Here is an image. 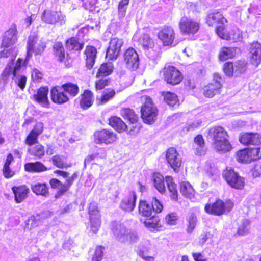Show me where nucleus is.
Here are the masks:
<instances>
[{"label": "nucleus", "instance_id": "f257e3e1", "mask_svg": "<svg viewBox=\"0 0 261 261\" xmlns=\"http://www.w3.org/2000/svg\"><path fill=\"white\" fill-rule=\"evenodd\" d=\"M227 137V132L220 126L210 128L207 135V138L213 142L215 149L222 153L229 151L232 149Z\"/></svg>", "mask_w": 261, "mask_h": 261}, {"label": "nucleus", "instance_id": "f03ea898", "mask_svg": "<svg viewBox=\"0 0 261 261\" xmlns=\"http://www.w3.org/2000/svg\"><path fill=\"white\" fill-rule=\"evenodd\" d=\"M41 20L46 24L62 26L66 23V17L60 10H45L41 15Z\"/></svg>", "mask_w": 261, "mask_h": 261}, {"label": "nucleus", "instance_id": "7ed1b4c3", "mask_svg": "<svg viewBox=\"0 0 261 261\" xmlns=\"http://www.w3.org/2000/svg\"><path fill=\"white\" fill-rule=\"evenodd\" d=\"M142 98L145 103L141 110V117L145 123L151 124L156 119L158 110L149 97L146 96Z\"/></svg>", "mask_w": 261, "mask_h": 261}, {"label": "nucleus", "instance_id": "20e7f679", "mask_svg": "<svg viewBox=\"0 0 261 261\" xmlns=\"http://www.w3.org/2000/svg\"><path fill=\"white\" fill-rule=\"evenodd\" d=\"M46 48V44L42 39L37 35H31L27 43V57H31L33 54L35 55L41 54Z\"/></svg>", "mask_w": 261, "mask_h": 261}, {"label": "nucleus", "instance_id": "39448f33", "mask_svg": "<svg viewBox=\"0 0 261 261\" xmlns=\"http://www.w3.org/2000/svg\"><path fill=\"white\" fill-rule=\"evenodd\" d=\"M233 207V203L230 200L224 203L222 200H218L212 205H206L205 210L208 214L220 216L225 212H230Z\"/></svg>", "mask_w": 261, "mask_h": 261}, {"label": "nucleus", "instance_id": "423d86ee", "mask_svg": "<svg viewBox=\"0 0 261 261\" xmlns=\"http://www.w3.org/2000/svg\"><path fill=\"white\" fill-rule=\"evenodd\" d=\"M227 183L233 188L242 189L245 185L244 178L240 176L231 168H227L223 174Z\"/></svg>", "mask_w": 261, "mask_h": 261}, {"label": "nucleus", "instance_id": "0eeeda50", "mask_svg": "<svg viewBox=\"0 0 261 261\" xmlns=\"http://www.w3.org/2000/svg\"><path fill=\"white\" fill-rule=\"evenodd\" d=\"M216 31L218 36L223 39L235 42L241 41L243 39L242 32L237 28H233L227 32L223 27L219 26L217 28Z\"/></svg>", "mask_w": 261, "mask_h": 261}, {"label": "nucleus", "instance_id": "6e6552de", "mask_svg": "<svg viewBox=\"0 0 261 261\" xmlns=\"http://www.w3.org/2000/svg\"><path fill=\"white\" fill-rule=\"evenodd\" d=\"M163 73L164 80L167 83L173 85L178 84L182 79L180 71L173 66L165 67Z\"/></svg>", "mask_w": 261, "mask_h": 261}, {"label": "nucleus", "instance_id": "1a4fd4ad", "mask_svg": "<svg viewBox=\"0 0 261 261\" xmlns=\"http://www.w3.org/2000/svg\"><path fill=\"white\" fill-rule=\"evenodd\" d=\"M124 62L126 67L132 70L138 68L139 65V57L137 51L133 48L126 50L124 56Z\"/></svg>", "mask_w": 261, "mask_h": 261}, {"label": "nucleus", "instance_id": "9d476101", "mask_svg": "<svg viewBox=\"0 0 261 261\" xmlns=\"http://www.w3.org/2000/svg\"><path fill=\"white\" fill-rule=\"evenodd\" d=\"M166 159L174 171H177L181 165L182 160L181 155L174 148H170L167 150Z\"/></svg>", "mask_w": 261, "mask_h": 261}, {"label": "nucleus", "instance_id": "9b49d317", "mask_svg": "<svg viewBox=\"0 0 261 261\" xmlns=\"http://www.w3.org/2000/svg\"><path fill=\"white\" fill-rule=\"evenodd\" d=\"M123 44L122 39L118 38L112 39L109 43V46L106 53L107 57L110 60L116 59L119 55L121 48Z\"/></svg>", "mask_w": 261, "mask_h": 261}, {"label": "nucleus", "instance_id": "f8f14e48", "mask_svg": "<svg viewBox=\"0 0 261 261\" xmlns=\"http://www.w3.org/2000/svg\"><path fill=\"white\" fill-rule=\"evenodd\" d=\"M96 143L109 144L116 141L117 137L113 132L103 129L95 133Z\"/></svg>", "mask_w": 261, "mask_h": 261}, {"label": "nucleus", "instance_id": "ddd939ff", "mask_svg": "<svg viewBox=\"0 0 261 261\" xmlns=\"http://www.w3.org/2000/svg\"><path fill=\"white\" fill-rule=\"evenodd\" d=\"M22 62L23 60L19 58L15 64L13 71V79L15 84H17L21 90L24 89L27 82L26 76L20 74Z\"/></svg>", "mask_w": 261, "mask_h": 261}, {"label": "nucleus", "instance_id": "4468645a", "mask_svg": "<svg viewBox=\"0 0 261 261\" xmlns=\"http://www.w3.org/2000/svg\"><path fill=\"white\" fill-rule=\"evenodd\" d=\"M179 25L181 32L185 34H194L199 28L198 22L187 17L181 18Z\"/></svg>", "mask_w": 261, "mask_h": 261}, {"label": "nucleus", "instance_id": "2eb2a0df", "mask_svg": "<svg viewBox=\"0 0 261 261\" xmlns=\"http://www.w3.org/2000/svg\"><path fill=\"white\" fill-rule=\"evenodd\" d=\"M249 53L251 64L258 67L261 63V43L258 41L250 43Z\"/></svg>", "mask_w": 261, "mask_h": 261}, {"label": "nucleus", "instance_id": "dca6fc26", "mask_svg": "<svg viewBox=\"0 0 261 261\" xmlns=\"http://www.w3.org/2000/svg\"><path fill=\"white\" fill-rule=\"evenodd\" d=\"M239 141L247 146L259 145L261 143V136L257 133H243L240 135Z\"/></svg>", "mask_w": 261, "mask_h": 261}, {"label": "nucleus", "instance_id": "f3484780", "mask_svg": "<svg viewBox=\"0 0 261 261\" xmlns=\"http://www.w3.org/2000/svg\"><path fill=\"white\" fill-rule=\"evenodd\" d=\"M158 37L162 41L164 45H171L175 38V33L171 27H165L159 32Z\"/></svg>", "mask_w": 261, "mask_h": 261}, {"label": "nucleus", "instance_id": "a211bd4d", "mask_svg": "<svg viewBox=\"0 0 261 261\" xmlns=\"http://www.w3.org/2000/svg\"><path fill=\"white\" fill-rule=\"evenodd\" d=\"M136 193L134 191L129 192L121 201L120 208L125 212L133 211L136 205Z\"/></svg>", "mask_w": 261, "mask_h": 261}, {"label": "nucleus", "instance_id": "6ab92c4d", "mask_svg": "<svg viewBox=\"0 0 261 261\" xmlns=\"http://www.w3.org/2000/svg\"><path fill=\"white\" fill-rule=\"evenodd\" d=\"M112 230L117 239L122 243H126L127 234L129 229L121 224L113 222L112 226Z\"/></svg>", "mask_w": 261, "mask_h": 261}, {"label": "nucleus", "instance_id": "aec40b11", "mask_svg": "<svg viewBox=\"0 0 261 261\" xmlns=\"http://www.w3.org/2000/svg\"><path fill=\"white\" fill-rule=\"evenodd\" d=\"M48 88L41 87L33 95L34 100L43 107H48L49 100L48 98Z\"/></svg>", "mask_w": 261, "mask_h": 261}, {"label": "nucleus", "instance_id": "412c9836", "mask_svg": "<svg viewBox=\"0 0 261 261\" xmlns=\"http://www.w3.org/2000/svg\"><path fill=\"white\" fill-rule=\"evenodd\" d=\"M17 40V30L15 28L7 31L3 36L2 46L8 48L14 45Z\"/></svg>", "mask_w": 261, "mask_h": 261}, {"label": "nucleus", "instance_id": "4be33fe9", "mask_svg": "<svg viewBox=\"0 0 261 261\" xmlns=\"http://www.w3.org/2000/svg\"><path fill=\"white\" fill-rule=\"evenodd\" d=\"M86 56V66L88 69H91L95 63L97 50L93 46H87L85 51Z\"/></svg>", "mask_w": 261, "mask_h": 261}, {"label": "nucleus", "instance_id": "5701e85b", "mask_svg": "<svg viewBox=\"0 0 261 261\" xmlns=\"http://www.w3.org/2000/svg\"><path fill=\"white\" fill-rule=\"evenodd\" d=\"M12 190L15 195V201L17 203H21L27 197L29 189L25 186L13 187Z\"/></svg>", "mask_w": 261, "mask_h": 261}, {"label": "nucleus", "instance_id": "b1692460", "mask_svg": "<svg viewBox=\"0 0 261 261\" xmlns=\"http://www.w3.org/2000/svg\"><path fill=\"white\" fill-rule=\"evenodd\" d=\"M60 89L61 88L57 89L56 87H54L51 91L53 101L58 104L64 103L69 100V98Z\"/></svg>", "mask_w": 261, "mask_h": 261}, {"label": "nucleus", "instance_id": "393cba45", "mask_svg": "<svg viewBox=\"0 0 261 261\" xmlns=\"http://www.w3.org/2000/svg\"><path fill=\"white\" fill-rule=\"evenodd\" d=\"M222 87V85H220L219 83L216 84L211 83L205 87L203 95L206 97L212 98L220 94Z\"/></svg>", "mask_w": 261, "mask_h": 261}, {"label": "nucleus", "instance_id": "a878e982", "mask_svg": "<svg viewBox=\"0 0 261 261\" xmlns=\"http://www.w3.org/2000/svg\"><path fill=\"white\" fill-rule=\"evenodd\" d=\"M225 21L222 14L219 12H210L207 15L206 23L209 26L214 25L219 22L223 23Z\"/></svg>", "mask_w": 261, "mask_h": 261}, {"label": "nucleus", "instance_id": "bb28decb", "mask_svg": "<svg viewBox=\"0 0 261 261\" xmlns=\"http://www.w3.org/2000/svg\"><path fill=\"white\" fill-rule=\"evenodd\" d=\"M236 49L237 48L234 47H222L219 51V59L221 61H224L233 58L236 54Z\"/></svg>", "mask_w": 261, "mask_h": 261}, {"label": "nucleus", "instance_id": "cd10ccee", "mask_svg": "<svg viewBox=\"0 0 261 261\" xmlns=\"http://www.w3.org/2000/svg\"><path fill=\"white\" fill-rule=\"evenodd\" d=\"M109 124L118 132L125 131L127 126L125 123L117 117H112L109 119Z\"/></svg>", "mask_w": 261, "mask_h": 261}, {"label": "nucleus", "instance_id": "c85d7f7f", "mask_svg": "<svg viewBox=\"0 0 261 261\" xmlns=\"http://www.w3.org/2000/svg\"><path fill=\"white\" fill-rule=\"evenodd\" d=\"M153 207L146 201L141 200L139 205V214L144 217H149L152 216Z\"/></svg>", "mask_w": 261, "mask_h": 261}, {"label": "nucleus", "instance_id": "c756f323", "mask_svg": "<svg viewBox=\"0 0 261 261\" xmlns=\"http://www.w3.org/2000/svg\"><path fill=\"white\" fill-rule=\"evenodd\" d=\"M25 171L30 172H40L46 171L47 168L41 162L28 163L24 165Z\"/></svg>", "mask_w": 261, "mask_h": 261}, {"label": "nucleus", "instance_id": "7c9ffc66", "mask_svg": "<svg viewBox=\"0 0 261 261\" xmlns=\"http://www.w3.org/2000/svg\"><path fill=\"white\" fill-rule=\"evenodd\" d=\"M152 180L154 187L161 193L165 192V186L163 176L159 173H155L152 176Z\"/></svg>", "mask_w": 261, "mask_h": 261}, {"label": "nucleus", "instance_id": "2f4dec72", "mask_svg": "<svg viewBox=\"0 0 261 261\" xmlns=\"http://www.w3.org/2000/svg\"><path fill=\"white\" fill-rule=\"evenodd\" d=\"M180 191L184 196L189 199H192L195 194L193 187L188 182L184 181L180 183Z\"/></svg>", "mask_w": 261, "mask_h": 261}, {"label": "nucleus", "instance_id": "473e14b6", "mask_svg": "<svg viewBox=\"0 0 261 261\" xmlns=\"http://www.w3.org/2000/svg\"><path fill=\"white\" fill-rule=\"evenodd\" d=\"M165 181L169 191L171 194L170 197L171 199L173 200L177 201L178 196L177 190L176 185L174 182L173 178L171 176H166Z\"/></svg>", "mask_w": 261, "mask_h": 261}, {"label": "nucleus", "instance_id": "72a5a7b5", "mask_svg": "<svg viewBox=\"0 0 261 261\" xmlns=\"http://www.w3.org/2000/svg\"><path fill=\"white\" fill-rule=\"evenodd\" d=\"M92 102L93 96L92 92L89 90H85L82 95V98L80 101L81 107L83 109H87L91 106Z\"/></svg>", "mask_w": 261, "mask_h": 261}, {"label": "nucleus", "instance_id": "f704fd0d", "mask_svg": "<svg viewBox=\"0 0 261 261\" xmlns=\"http://www.w3.org/2000/svg\"><path fill=\"white\" fill-rule=\"evenodd\" d=\"M13 160V157L12 154H9L7 157V159L6 160V162L4 164L3 168V175L6 178H11L15 174V172L13 171H12L10 168V165L11 164Z\"/></svg>", "mask_w": 261, "mask_h": 261}, {"label": "nucleus", "instance_id": "c9c22d12", "mask_svg": "<svg viewBox=\"0 0 261 261\" xmlns=\"http://www.w3.org/2000/svg\"><path fill=\"white\" fill-rule=\"evenodd\" d=\"M120 113L124 118L127 119L132 124L136 123L139 119L138 115L130 108L122 109Z\"/></svg>", "mask_w": 261, "mask_h": 261}, {"label": "nucleus", "instance_id": "e433bc0d", "mask_svg": "<svg viewBox=\"0 0 261 261\" xmlns=\"http://www.w3.org/2000/svg\"><path fill=\"white\" fill-rule=\"evenodd\" d=\"M164 101L170 107L178 105V100L177 95L170 92H164L162 93Z\"/></svg>", "mask_w": 261, "mask_h": 261}, {"label": "nucleus", "instance_id": "4c0bfd02", "mask_svg": "<svg viewBox=\"0 0 261 261\" xmlns=\"http://www.w3.org/2000/svg\"><path fill=\"white\" fill-rule=\"evenodd\" d=\"M129 0H121L118 5L117 15L119 20H122L126 15Z\"/></svg>", "mask_w": 261, "mask_h": 261}, {"label": "nucleus", "instance_id": "58836bf2", "mask_svg": "<svg viewBox=\"0 0 261 261\" xmlns=\"http://www.w3.org/2000/svg\"><path fill=\"white\" fill-rule=\"evenodd\" d=\"M113 70V65L111 63L102 64L98 69L96 76H106L112 73Z\"/></svg>", "mask_w": 261, "mask_h": 261}, {"label": "nucleus", "instance_id": "ea45409f", "mask_svg": "<svg viewBox=\"0 0 261 261\" xmlns=\"http://www.w3.org/2000/svg\"><path fill=\"white\" fill-rule=\"evenodd\" d=\"M237 160L239 162L249 163L252 161L249 149L240 150L237 154Z\"/></svg>", "mask_w": 261, "mask_h": 261}, {"label": "nucleus", "instance_id": "a19ab883", "mask_svg": "<svg viewBox=\"0 0 261 261\" xmlns=\"http://www.w3.org/2000/svg\"><path fill=\"white\" fill-rule=\"evenodd\" d=\"M32 190L37 195L46 196L48 194V190L45 184L38 183L32 186Z\"/></svg>", "mask_w": 261, "mask_h": 261}, {"label": "nucleus", "instance_id": "79ce46f5", "mask_svg": "<svg viewBox=\"0 0 261 261\" xmlns=\"http://www.w3.org/2000/svg\"><path fill=\"white\" fill-rule=\"evenodd\" d=\"M61 89L67 92L70 96H75L79 92V87L76 85L71 83H66L62 85Z\"/></svg>", "mask_w": 261, "mask_h": 261}, {"label": "nucleus", "instance_id": "37998d69", "mask_svg": "<svg viewBox=\"0 0 261 261\" xmlns=\"http://www.w3.org/2000/svg\"><path fill=\"white\" fill-rule=\"evenodd\" d=\"M28 151L31 155L35 156L38 158H41L45 154L44 147L39 144L29 148Z\"/></svg>", "mask_w": 261, "mask_h": 261}, {"label": "nucleus", "instance_id": "c03bdc74", "mask_svg": "<svg viewBox=\"0 0 261 261\" xmlns=\"http://www.w3.org/2000/svg\"><path fill=\"white\" fill-rule=\"evenodd\" d=\"M234 75H238L244 72L247 68V63L243 60H239L233 64Z\"/></svg>", "mask_w": 261, "mask_h": 261}, {"label": "nucleus", "instance_id": "a18cd8bd", "mask_svg": "<svg viewBox=\"0 0 261 261\" xmlns=\"http://www.w3.org/2000/svg\"><path fill=\"white\" fill-rule=\"evenodd\" d=\"M91 223V230L92 234H96L101 225L100 216L96 215V216L90 218Z\"/></svg>", "mask_w": 261, "mask_h": 261}, {"label": "nucleus", "instance_id": "49530a36", "mask_svg": "<svg viewBox=\"0 0 261 261\" xmlns=\"http://www.w3.org/2000/svg\"><path fill=\"white\" fill-rule=\"evenodd\" d=\"M66 46L69 50H80L83 47V44L77 42L74 38H71L66 42Z\"/></svg>", "mask_w": 261, "mask_h": 261}, {"label": "nucleus", "instance_id": "de8ad7c7", "mask_svg": "<svg viewBox=\"0 0 261 261\" xmlns=\"http://www.w3.org/2000/svg\"><path fill=\"white\" fill-rule=\"evenodd\" d=\"M12 51L11 49H5L0 52V63H4L7 61V59L10 61V62H13L15 57L11 55Z\"/></svg>", "mask_w": 261, "mask_h": 261}, {"label": "nucleus", "instance_id": "09e8293b", "mask_svg": "<svg viewBox=\"0 0 261 261\" xmlns=\"http://www.w3.org/2000/svg\"><path fill=\"white\" fill-rule=\"evenodd\" d=\"M249 222L247 219H244L238 227L237 233L240 236H245L249 233Z\"/></svg>", "mask_w": 261, "mask_h": 261}, {"label": "nucleus", "instance_id": "8fccbe9b", "mask_svg": "<svg viewBox=\"0 0 261 261\" xmlns=\"http://www.w3.org/2000/svg\"><path fill=\"white\" fill-rule=\"evenodd\" d=\"M55 54L58 57V60L61 62L63 61L65 58V53L62 44L60 42H57L54 45Z\"/></svg>", "mask_w": 261, "mask_h": 261}, {"label": "nucleus", "instance_id": "3c124183", "mask_svg": "<svg viewBox=\"0 0 261 261\" xmlns=\"http://www.w3.org/2000/svg\"><path fill=\"white\" fill-rule=\"evenodd\" d=\"M139 43L145 49L151 48L153 44V42L147 34H143L140 38Z\"/></svg>", "mask_w": 261, "mask_h": 261}, {"label": "nucleus", "instance_id": "603ef678", "mask_svg": "<svg viewBox=\"0 0 261 261\" xmlns=\"http://www.w3.org/2000/svg\"><path fill=\"white\" fill-rule=\"evenodd\" d=\"M51 161L53 164L58 168H63L68 167L65 162V159L63 156L59 155H55L52 157Z\"/></svg>", "mask_w": 261, "mask_h": 261}, {"label": "nucleus", "instance_id": "864d4df0", "mask_svg": "<svg viewBox=\"0 0 261 261\" xmlns=\"http://www.w3.org/2000/svg\"><path fill=\"white\" fill-rule=\"evenodd\" d=\"M159 221V219L157 217L151 216L150 218L145 220L143 223L146 227L154 229L157 227Z\"/></svg>", "mask_w": 261, "mask_h": 261}, {"label": "nucleus", "instance_id": "5fc2aeb1", "mask_svg": "<svg viewBox=\"0 0 261 261\" xmlns=\"http://www.w3.org/2000/svg\"><path fill=\"white\" fill-rule=\"evenodd\" d=\"M197 219L196 216L193 214H191L188 219L187 232L191 233L196 227Z\"/></svg>", "mask_w": 261, "mask_h": 261}, {"label": "nucleus", "instance_id": "6e6d98bb", "mask_svg": "<svg viewBox=\"0 0 261 261\" xmlns=\"http://www.w3.org/2000/svg\"><path fill=\"white\" fill-rule=\"evenodd\" d=\"M115 94V91L114 90H111L108 92L105 93L99 99L97 98L99 104H104L108 102Z\"/></svg>", "mask_w": 261, "mask_h": 261}, {"label": "nucleus", "instance_id": "4d7b16f0", "mask_svg": "<svg viewBox=\"0 0 261 261\" xmlns=\"http://www.w3.org/2000/svg\"><path fill=\"white\" fill-rule=\"evenodd\" d=\"M139 239V236L138 233L134 230H129L127 234V240L126 243H136Z\"/></svg>", "mask_w": 261, "mask_h": 261}, {"label": "nucleus", "instance_id": "13d9d810", "mask_svg": "<svg viewBox=\"0 0 261 261\" xmlns=\"http://www.w3.org/2000/svg\"><path fill=\"white\" fill-rule=\"evenodd\" d=\"M252 161H256L261 158V148H253L249 149Z\"/></svg>", "mask_w": 261, "mask_h": 261}, {"label": "nucleus", "instance_id": "bf43d9fd", "mask_svg": "<svg viewBox=\"0 0 261 261\" xmlns=\"http://www.w3.org/2000/svg\"><path fill=\"white\" fill-rule=\"evenodd\" d=\"M223 70L226 75L232 76L234 75L233 65L232 62H227L224 64Z\"/></svg>", "mask_w": 261, "mask_h": 261}, {"label": "nucleus", "instance_id": "052dcab7", "mask_svg": "<svg viewBox=\"0 0 261 261\" xmlns=\"http://www.w3.org/2000/svg\"><path fill=\"white\" fill-rule=\"evenodd\" d=\"M103 248L102 246L96 247L92 261H101L103 256Z\"/></svg>", "mask_w": 261, "mask_h": 261}, {"label": "nucleus", "instance_id": "680f3d73", "mask_svg": "<svg viewBox=\"0 0 261 261\" xmlns=\"http://www.w3.org/2000/svg\"><path fill=\"white\" fill-rule=\"evenodd\" d=\"M38 137V136L31 132L28 135L25 143L30 146L35 144L37 142Z\"/></svg>", "mask_w": 261, "mask_h": 261}, {"label": "nucleus", "instance_id": "e2e57ef3", "mask_svg": "<svg viewBox=\"0 0 261 261\" xmlns=\"http://www.w3.org/2000/svg\"><path fill=\"white\" fill-rule=\"evenodd\" d=\"M14 67H13V62L9 63L2 73L3 77L7 79L11 73L13 74Z\"/></svg>", "mask_w": 261, "mask_h": 261}, {"label": "nucleus", "instance_id": "0e129e2a", "mask_svg": "<svg viewBox=\"0 0 261 261\" xmlns=\"http://www.w3.org/2000/svg\"><path fill=\"white\" fill-rule=\"evenodd\" d=\"M89 213L90 218H93V217L96 216V215H100L96 203L93 202L90 203L89 207Z\"/></svg>", "mask_w": 261, "mask_h": 261}, {"label": "nucleus", "instance_id": "69168bd1", "mask_svg": "<svg viewBox=\"0 0 261 261\" xmlns=\"http://www.w3.org/2000/svg\"><path fill=\"white\" fill-rule=\"evenodd\" d=\"M177 214L175 213H172L168 214L165 218L166 223L170 225H174L175 224L177 220Z\"/></svg>", "mask_w": 261, "mask_h": 261}, {"label": "nucleus", "instance_id": "338daca9", "mask_svg": "<svg viewBox=\"0 0 261 261\" xmlns=\"http://www.w3.org/2000/svg\"><path fill=\"white\" fill-rule=\"evenodd\" d=\"M69 189V188L65 184H63L61 182V185L58 189V191L55 196V198H59L61 195H62L63 194L66 192Z\"/></svg>", "mask_w": 261, "mask_h": 261}, {"label": "nucleus", "instance_id": "774afa93", "mask_svg": "<svg viewBox=\"0 0 261 261\" xmlns=\"http://www.w3.org/2000/svg\"><path fill=\"white\" fill-rule=\"evenodd\" d=\"M195 150V154L198 156L204 155L206 151L207 148L205 145L201 146H194Z\"/></svg>", "mask_w": 261, "mask_h": 261}]
</instances>
